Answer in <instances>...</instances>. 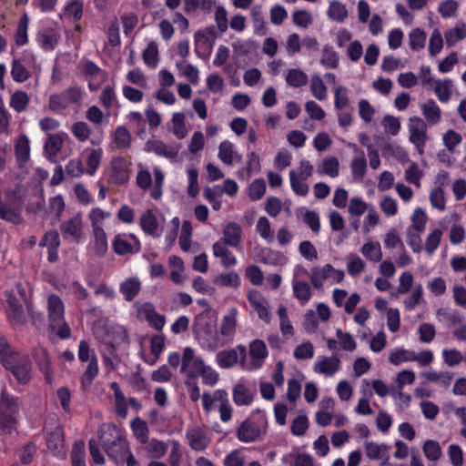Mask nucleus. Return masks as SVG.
Here are the masks:
<instances>
[{
  "instance_id": "1",
  "label": "nucleus",
  "mask_w": 466,
  "mask_h": 466,
  "mask_svg": "<svg viewBox=\"0 0 466 466\" xmlns=\"http://www.w3.org/2000/svg\"><path fill=\"white\" fill-rule=\"evenodd\" d=\"M98 433L101 445L108 458L116 464H123L130 450L124 431L116 424L108 423L104 424Z\"/></svg>"
},
{
  "instance_id": "2",
  "label": "nucleus",
  "mask_w": 466,
  "mask_h": 466,
  "mask_svg": "<svg viewBox=\"0 0 466 466\" xmlns=\"http://www.w3.org/2000/svg\"><path fill=\"white\" fill-rule=\"evenodd\" d=\"M19 412L17 399L2 390L0 396V431L11 434L16 425V416Z\"/></svg>"
},
{
  "instance_id": "3",
  "label": "nucleus",
  "mask_w": 466,
  "mask_h": 466,
  "mask_svg": "<svg viewBox=\"0 0 466 466\" xmlns=\"http://www.w3.org/2000/svg\"><path fill=\"white\" fill-rule=\"evenodd\" d=\"M36 59L33 53L25 51L18 58H14L11 67V76L17 83L25 82L29 79L30 70L35 67Z\"/></svg>"
},
{
  "instance_id": "4",
  "label": "nucleus",
  "mask_w": 466,
  "mask_h": 466,
  "mask_svg": "<svg viewBox=\"0 0 466 466\" xmlns=\"http://www.w3.org/2000/svg\"><path fill=\"white\" fill-rule=\"evenodd\" d=\"M82 98V90L77 86H72L59 94L49 96L48 107L51 111L58 112L66 109Z\"/></svg>"
},
{
  "instance_id": "5",
  "label": "nucleus",
  "mask_w": 466,
  "mask_h": 466,
  "mask_svg": "<svg viewBox=\"0 0 466 466\" xmlns=\"http://www.w3.org/2000/svg\"><path fill=\"white\" fill-rule=\"evenodd\" d=\"M410 141L415 146L418 153H424V147L428 140L427 125L424 120L419 116H411L409 119Z\"/></svg>"
},
{
  "instance_id": "6",
  "label": "nucleus",
  "mask_w": 466,
  "mask_h": 466,
  "mask_svg": "<svg viewBox=\"0 0 466 466\" xmlns=\"http://www.w3.org/2000/svg\"><path fill=\"white\" fill-rule=\"evenodd\" d=\"M204 367L203 360L195 356L192 348L186 347L183 351L180 371L186 373L190 379H194L203 373Z\"/></svg>"
},
{
  "instance_id": "7",
  "label": "nucleus",
  "mask_w": 466,
  "mask_h": 466,
  "mask_svg": "<svg viewBox=\"0 0 466 466\" xmlns=\"http://www.w3.org/2000/svg\"><path fill=\"white\" fill-rule=\"evenodd\" d=\"M262 434H265V431L250 418L243 420L236 430L238 440L244 443L255 442L261 439Z\"/></svg>"
},
{
  "instance_id": "8",
  "label": "nucleus",
  "mask_w": 466,
  "mask_h": 466,
  "mask_svg": "<svg viewBox=\"0 0 466 466\" xmlns=\"http://www.w3.org/2000/svg\"><path fill=\"white\" fill-rule=\"evenodd\" d=\"M82 72L88 81L91 91H97L103 82L107 79V73L93 61L86 60L81 65Z\"/></svg>"
},
{
  "instance_id": "9",
  "label": "nucleus",
  "mask_w": 466,
  "mask_h": 466,
  "mask_svg": "<svg viewBox=\"0 0 466 466\" xmlns=\"http://www.w3.org/2000/svg\"><path fill=\"white\" fill-rule=\"evenodd\" d=\"M65 240L79 243L83 234V222L80 215L63 221L59 227Z\"/></svg>"
},
{
  "instance_id": "10",
  "label": "nucleus",
  "mask_w": 466,
  "mask_h": 466,
  "mask_svg": "<svg viewBox=\"0 0 466 466\" xmlns=\"http://www.w3.org/2000/svg\"><path fill=\"white\" fill-rule=\"evenodd\" d=\"M129 179L127 160L122 157H114L110 162L107 182L113 185H124Z\"/></svg>"
},
{
  "instance_id": "11",
  "label": "nucleus",
  "mask_w": 466,
  "mask_h": 466,
  "mask_svg": "<svg viewBox=\"0 0 466 466\" xmlns=\"http://www.w3.org/2000/svg\"><path fill=\"white\" fill-rule=\"evenodd\" d=\"M180 148L181 144L167 146L162 140H148L145 145L146 151L153 152L157 156L164 157L168 159L176 158Z\"/></svg>"
},
{
  "instance_id": "12",
  "label": "nucleus",
  "mask_w": 466,
  "mask_h": 466,
  "mask_svg": "<svg viewBox=\"0 0 466 466\" xmlns=\"http://www.w3.org/2000/svg\"><path fill=\"white\" fill-rule=\"evenodd\" d=\"M247 351L246 347L242 345L237 346L236 349L228 350H221L217 354V360L221 368H231L238 363V357L242 360L246 359Z\"/></svg>"
},
{
  "instance_id": "13",
  "label": "nucleus",
  "mask_w": 466,
  "mask_h": 466,
  "mask_svg": "<svg viewBox=\"0 0 466 466\" xmlns=\"http://www.w3.org/2000/svg\"><path fill=\"white\" fill-rule=\"evenodd\" d=\"M137 311L138 314L144 316L145 319L152 329L157 331L162 330L166 323V318L164 315L157 312L155 306L152 303H144L138 308Z\"/></svg>"
},
{
  "instance_id": "14",
  "label": "nucleus",
  "mask_w": 466,
  "mask_h": 466,
  "mask_svg": "<svg viewBox=\"0 0 466 466\" xmlns=\"http://www.w3.org/2000/svg\"><path fill=\"white\" fill-rule=\"evenodd\" d=\"M7 302V317L12 323L24 324L26 317L20 300L11 292H5Z\"/></svg>"
},
{
  "instance_id": "15",
  "label": "nucleus",
  "mask_w": 466,
  "mask_h": 466,
  "mask_svg": "<svg viewBox=\"0 0 466 466\" xmlns=\"http://www.w3.org/2000/svg\"><path fill=\"white\" fill-rule=\"evenodd\" d=\"M167 450V445L164 441L152 439L137 447V451L148 459H160L165 455Z\"/></svg>"
},
{
  "instance_id": "16",
  "label": "nucleus",
  "mask_w": 466,
  "mask_h": 466,
  "mask_svg": "<svg viewBox=\"0 0 466 466\" xmlns=\"http://www.w3.org/2000/svg\"><path fill=\"white\" fill-rule=\"evenodd\" d=\"M242 228L237 222L228 223L223 230V238L218 242H224V246L238 248L241 242Z\"/></svg>"
},
{
  "instance_id": "17",
  "label": "nucleus",
  "mask_w": 466,
  "mask_h": 466,
  "mask_svg": "<svg viewBox=\"0 0 466 466\" xmlns=\"http://www.w3.org/2000/svg\"><path fill=\"white\" fill-rule=\"evenodd\" d=\"M340 368V360L337 354L331 357H322L314 365V371L317 373L324 374L326 376H332Z\"/></svg>"
},
{
  "instance_id": "18",
  "label": "nucleus",
  "mask_w": 466,
  "mask_h": 466,
  "mask_svg": "<svg viewBox=\"0 0 466 466\" xmlns=\"http://www.w3.org/2000/svg\"><path fill=\"white\" fill-rule=\"evenodd\" d=\"M187 437L189 441L190 447L198 451L205 450L210 443V439L207 432L199 427H196L187 431Z\"/></svg>"
},
{
  "instance_id": "19",
  "label": "nucleus",
  "mask_w": 466,
  "mask_h": 466,
  "mask_svg": "<svg viewBox=\"0 0 466 466\" xmlns=\"http://www.w3.org/2000/svg\"><path fill=\"white\" fill-rule=\"evenodd\" d=\"M248 300L258 312V317L266 322H269L270 313L268 309L267 301L261 294L258 291L249 292L248 295Z\"/></svg>"
},
{
  "instance_id": "20",
  "label": "nucleus",
  "mask_w": 466,
  "mask_h": 466,
  "mask_svg": "<svg viewBox=\"0 0 466 466\" xmlns=\"http://www.w3.org/2000/svg\"><path fill=\"white\" fill-rule=\"evenodd\" d=\"M48 317L51 322L60 323L64 319L65 307L62 299L51 294L47 299Z\"/></svg>"
},
{
  "instance_id": "21",
  "label": "nucleus",
  "mask_w": 466,
  "mask_h": 466,
  "mask_svg": "<svg viewBox=\"0 0 466 466\" xmlns=\"http://www.w3.org/2000/svg\"><path fill=\"white\" fill-rule=\"evenodd\" d=\"M130 237L135 240L136 244L133 246L126 239L122 238L120 235H116L113 240V249L114 251L120 256H124L127 254L137 253L140 250V243L137 238L134 235H130Z\"/></svg>"
},
{
  "instance_id": "22",
  "label": "nucleus",
  "mask_w": 466,
  "mask_h": 466,
  "mask_svg": "<svg viewBox=\"0 0 466 466\" xmlns=\"http://www.w3.org/2000/svg\"><path fill=\"white\" fill-rule=\"evenodd\" d=\"M32 370L31 360L28 355L22 357L19 363L11 370L17 381L21 384H26L30 380V372Z\"/></svg>"
},
{
  "instance_id": "23",
  "label": "nucleus",
  "mask_w": 466,
  "mask_h": 466,
  "mask_svg": "<svg viewBox=\"0 0 466 466\" xmlns=\"http://www.w3.org/2000/svg\"><path fill=\"white\" fill-rule=\"evenodd\" d=\"M141 282L137 278H129L120 284L119 291L127 301H132L140 292Z\"/></svg>"
},
{
  "instance_id": "24",
  "label": "nucleus",
  "mask_w": 466,
  "mask_h": 466,
  "mask_svg": "<svg viewBox=\"0 0 466 466\" xmlns=\"http://www.w3.org/2000/svg\"><path fill=\"white\" fill-rule=\"evenodd\" d=\"M15 155L20 165L26 163L29 160L30 142L25 134L20 135L16 139L15 145Z\"/></svg>"
},
{
  "instance_id": "25",
  "label": "nucleus",
  "mask_w": 466,
  "mask_h": 466,
  "mask_svg": "<svg viewBox=\"0 0 466 466\" xmlns=\"http://www.w3.org/2000/svg\"><path fill=\"white\" fill-rule=\"evenodd\" d=\"M237 308H230L227 315L222 319L220 324V333L225 337H232L236 332L237 327Z\"/></svg>"
},
{
  "instance_id": "26",
  "label": "nucleus",
  "mask_w": 466,
  "mask_h": 466,
  "mask_svg": "<svg viewBox=\"0 0 466 466\" xmlns=\"http://www.w3.org/2000/svg\"><path fill=\"white\" fill-rule=\"evenodd\" d=\"M334 268L331 264H326L323 268L314 267L311 268L310 281L312 286L319 289L323 287L325 279L331 276Z\"/></svg>"
},
{
  "instance_id": "27",
  "label": "nucleus",
  "mask_w": 466,
  "mask_h": 466,
  "mask_svg": "<svg viewBox=\"0 0 466 466\" xmlns=\"http://www.w3.org/2000/svg\"><path fill=\"white\" fill-rule=\"evenodd\" d=\"M421 111L429 125L433 126L441 121V109L433 99L421 105Z\"/></svg>"
},
{
  "instance_id": "28",
  "label": "nucleus",
  "mask_w": 466,
  "mask_h": 466,
  "mask_svg": "<svg viewBox=\"0 0 466 466\" xmlns=\"http://www.w3.org/2000/svg\"><path fill=\"white\" fill-rule=\"evenodd\" d=\"M213 254L221 258V265L225 268H230L237 263L235 256L224 246V242H215L213 245Z\"/></svg>"
},
{
  "instance_id": "29",
  "label": "nucleus",
  "mask_w": 466,
  "mask_h": 466,
  "mask_svg": "<svg viewBox=\"0 0 466 466\" xmlns=\"http://www.w3.org/2000/svg\"><path fill=\"white\" fill-rule=\"evenodd\" d=\"M388 446L385 444H378L374 441H368L365 444L366 456L370 460L385 459V463L389 460Z\"/></svg>"
},
{
  "instance_id": "30",
  "label": "nucleus",
  "mask_w": 466,
  "mask_h": 466,
  "mask_svg": "<svg viewBox=\"0 0 466 466\" xmlns=\"http://www.w3.org/2000/svg\"><path fill=\"white\" fill-rule=\"evenodd\" d=\"M64 431L62 428L56 427L54 431L47 433V448L54 453H59L64 447Z\"/></svg>"
},
{
  "instance_id": "31",
  "label": "nucleus",
  "mask_w": 466,
  "mask_h": 466,
  "mask_svg": "<svg viewBox=\"0 0 466 466\" xmlns=\"http://www.w3.org/2000/svg\"><path fill=\"white\" fill-rule=\"evenodd\" d=\"M254 391L243 384H237L233 389V400L238 406L249 405L253 401Z\"/></svg>"
},
{
  "instance_id": "32",
  "label": "nucleus",
  "mask_w": 466,
  "mask_h": 466,
  "mask_svg": "<svg viewBox=\"0 0 466 466\" xmlns=\"http://www.w3.org/2000/svg\"><path fill=\"white\" fill-rule=\"evenodd\" d=\"M98 371H99V369H98L97 358H96V354H93V357L90 360L89 363L87 364V367H86V370L84 371L82 378H81L82 389L86 390L92 385L93 380L98 374Z\"/></svg>"
},
{
  "instance_id": "33",
  "label": "nucleus",
  "mask_w": 466,
  "mask_h": 466,
  "mask_svg": "<svg viewBox=\"0 0 466 466\" xmlns=\"http://www.w3.org/2000/svg\"><path fill=\"white\" fill-rule=\"evenodd\" d=\"M65 137H66V133L49 135L44 146L45 151L49 156L56 157L63 147Z\"/></svg>"
},
{
  "instance_id": "34",
  "label": "nucleus",
  "mask_w": 466,
  "mask_h": 466,
  "mask_svg": "<svg viewBox=\"0 0 466 466\" xmlns=\"http://www.w3.org/2000/svg\"><path fill=\"white\" fill-rule=\"evenodd\" d=\"M130 427L134 436L140 441L141 445L147 442L149 430L145 420L137 417L131 421Z\"/></svg>"
},
{
  "instance_id": "35",
  "label": "nucleus",
  "mask_w": 466,
  "mask_h": 466,
  "mask_svg": "<svg viewBox=\"0 0 466 466\" xmlns=\"http://www.w3.org/2000/svg\"><path fill=\"white\" fill-rule=\"evenodd\" d=\"M94 235H95V253L98 257H103L107 251V240L105 230L100 226H95Z\"/></svg>"
},
{
  "instance_id": "36",
  "label": "nucleus",
  "mask_w": 466,
  "mask_h": 466,
  "mask_svg": "<svg viewBox=\"0 0 466 466\" xmlns=\"http://www.w3.org/2000/svg\"><path fill=\"white\" fill-rule=\"evenodd\" d=\"M339 160L335 157H329L323 159L322 164L318 167L317 172L319 175H328L331 177L339 176Z\"/></svg>"
},
{
  "instance_id": "37",
  "label": "nucleus",
  "mask_w": 466,
  "mask_h": 466,
  "mask_svg": "<svg viewBox=\"0 0 466 466\" xmlns=\"http://www.w3.org/2000/svg\"><path fill=\"white\" fill-rule=\"evenodd\" d=\"M339 57L332 46L326 45L322 49L320 64L326 68H337L339 66Z\"/></svg>"
},
{
  "instance_id": "38",
  "label": "nucleus",
  "mask_w": 466,
  "mask_h": 466,
  "mask_svg": "<svg viewBox=\"0 0 466 466\" xmlns=\"http://www.w3.org/2000/svg\"><path fill=\"white\" fill-rule=\"evenodd\" d=\"M213 39L209 38V35L203 33L202 31H198L195 34V51L196 54L202 58H205L206 56H202L200 54V49L208 52V54L211 52Z\"/></svg>"
},
{
  "instance_id": "39",
  "label": "nucleus",
  "mask_w": 466,
  "mask_h": 466,
  "mask_svg": "<svg viewBox=\"0 0 466 466\" xmlns=\"http://www.w3.org/2000/svg\"><path fill=\"white\" fill-rule=\"evenodd\" d=\"M70 460L72 466H86V448L84 441H77L74 443Z\"/></svg>"
},
{
  "instance_id": "40",
  "label": "nucleus",
  "mask_w": 466,
  "mask_h": 466,
  "mask_svg": "<svg viewBox=\"0 0 466 466\" xmlns=\"http://www.w3.org/2000/svg\"><path fill=\"white\" fill-rule=\"evenodd\" d=\"M37 42L46 51H51L58 43L59 36L53 31H44L37 34Z\"/></svg>"
},
{
  "instance_id": "41",
  "label": "nucleus",
  "mask_w": 466,
  "mask_h": 466,
  "mask_svg": "<svg viewBox=\"0 0 466 466\" xmlns=\"http://www.w3.org/2000/svg\"><path fill=\"white\" fill-rule=\"evenodd\" d=\"M213 283L220 287L238 288L240 285V278L238 273L231 271L216 276Z\"/></svg>"
},
{
  "instance_id": "42",
  "label": "nucleus",
  "mask_w": 466,
  "mask_h": 466,
  "mask_svg": "<svg viewBox=\"0 0 466 466\" xmlns=\"http://www.w3.org/2000/svg\"><path fill=\"white\" fill-rule=\"evenodd\" d=\"M140 226L144 232L153 236L158 228V221L157 217L151 210L146 211L140 218Z\"/></svg>"
},
{
  "instance_id": "43",
  "label": "nucleus",
  "mask_w": 466,
  "mask_h": 466,
  "mask_svg": "<svg viewBox=\"0 0 466 466\" xmlns=\"http://www.w3.org/2000/svg\"><path fill=\"white\" fill-rule=\"evenodd\" d=\"M131 134L124 126H118L114 132V143L117 148H128L131 145Z\"/></svg>"
},
{
  "instance_id": "44",
  "label": "nucleus",
  "mask_w": 466,
  "mask_h": 466,
  "mask_svg": "<svg viewBox=\"0 0 466 466\" xmlns=\"http://www.w3.org/2000/svg\"><path fill=\"white\" fill-rule=\"evenodd\" d=\"M288 85L293 87H301L307 85L309 78L300 69H289L286 76Z\"/></svg>"
},
{
  "instance_id": "45",
  "label": "nucleus",
  "mask_w": 466,
  "mask_h": 466,
  "mask_svg": "<svg viewBox=\"0 0 466 466\" xmlns=\"http://www.w3.org/2000/svg\"><path fill=\"white\" fill-rule=\"evenodd\" d=\"M29 101L30 99L26 92L17 90L11 96L10 106L20 113L26 109Z\"/></svg>"
},
{
  "instance_id": "46",
  "label": "nucleus",
  "mask_w": 466,
  "mask_h": 466,
  "mask_svg": "<svg viewBox=\"0 0 466 466\" xmlns=\"http://www.w3.org/2000/svg\"><path fill=\"white\" fill-rule=\"evenodd\" d=\"M283 461L293 466H313L312 457L307 453L287 454Z\"/></svg>"
},
{
  "instance_id": "47",
  "label": "nucleus",
  "mask_w": 466,
  "mask_h": 466,
  "mask_svg": "<svg viewBox=\"0 0 466 466\" xmlns=\"http://www.w3.org/2000/svg\"><path fill=\"white\" fill-rule=\"evenodd\" d=\"M328 15L332 20L343 22L348 16L346 5L336 0L330 2Z\"/></svg>"
},
{
  "instance_id": "48",
  "label": "nucleus",
  "mask_w": 466,
  "mask_h": 466,
  "mask_svg": "<svg viewBox=\"0 0 466 466\" xmlns=\"http://www.w3.org/2000/svg\"><path fill=\"white\" fill-rule=\"evenodd\" d=\"M363 256L370 261L379 262L382 258V252L380 243L369 242L361 248Z\"/></svg>"
},
{
  "instance_id": "49",
  "label": "nucleus",
  "mask_w": 466,
  "mask_h": 466,
  "mask_svg": "<svg viewBox=\"0 0 466 466\" xmlns=\"http://www.w3.org/2000/svg\"><path fill=\"white\" fill-rule=\"evenodd\" d=\"M290 186L292 190L299 196H306L309 193V186L305 183L306 179L300 178L295 170L289 171Z\"/></svg>"
},
{
  "instance_id": "50",
  "label": "nucleus",
  "mask_w": 466,
  "mask_h": 466,
  "mask_svg": "<svg viewBox=\"0 0 466 466\" xmlns=\"http://www.w3.org/2000/svg\"><path fill=\"white\" fill-rule=\"evenodd\" d=\"M0 218L14 225H19L23 218L19 209H13L6 204L0 205Z\"/></svg>"
},
{
  "instance_id": "51",
  "label": "nucleus",
  "mask_w": 466,
  "mask_h": 466,
  "mask_svg": "<svg viewBox=\"0 0 466 466\" xmlns=\"http://www.w3.org/2000/svg\"><path fill=\"white\" fill-rule=\"evenodd\" d=\"M423 453L429 461H438L441 456V449L438 441L427 440L422 447Z\"/></svg>"
},
{
  "instance_id": "52",
  "label": "nucleus",
  "mask_w": 466,
  "mask_h": 466,
  "mask_svg": "<svg viewBox=\"0 0 466 466\" xmlns=\"http://www.w3.org/2000/svg\"><path fill=\"white\" fill-rule=\"evenodd\" d=\"M28 17L25 14L19 20L17 29L15 35V41L17 46H24L27 43V28H28Z\"/></svg>"
},
{
  "instance_id": "53",
  "label": "nucleus",
  "mask_w": 466,
  "mask_h": 466,
  "mask_svg": "<svg viewBox=\"0 0 466 466\" xmlns=\"http://www.w3.org/2000/svg\"><path fill=\"white\" fill-rule=\"evenodd\" d=\"M234 145L225 140L218 147V157L226 165H232L234 157Z\"/></svg>"
},
{
  "instance_id": "54",
  "label": "nucleus",
  "mask_w": 466,
  "mask_h": 466,
  "mask_svg": "<svg viewBox=\"0 0 466 466\" xmlns=\"http://www.w3.org/2000/svg\"><path fill=\"white\" fill-rule=\"evenodd\" d=\"M71 132L78 141L85 142L89 138L91 129L87 123L77 121L72 125Z\"/></svg>"
},
{
  "instance_id": "55",
  "label": "nucleus",
  "mask_w": 466,
  "mask_h": 466,
  "mask_svg": "<svg viewBox=\"0 0 466 466\" xmlns=\"http://www.w3.org/2000/svg\"><path fill=\"white\" fill-rule=\"evenodd\" d=\"M310 89H311L312 95L318 100H324L326 98L327 87L319 76L314 75L311 77Z\"/></svg>"
},
{
  "instance_id": "56",
  "label": "nucleus",
  "mask_w": 466,
  "mask_h": 466,
  "mask_svg": "<svg viewBox=\"0 0 466 466\" xmlns=\"http://www.w3.org/2000/svg\"><path fill=\"white\" fill-rule=\"evenodd\" d=\"M177 69L180 71V73L185 76L188 81L193 84L197 85L198 82V70L197 67L190 64H187L184 61L177 62L176 64Z\"/></svg>"
},
{
  "instance_id": "57",
  "label": "nucleus",
  "mask_w": 466,
  "mask_h": 466,
  "mask_svg": "<svg viewBox=\"0 0 466 466\" xmlns=\"http://www.w3.org/2000/svg\"><path fill=\"white\" fill-rule=\"evenodd\" d=\"M103 151L101 148L97 149H91L87 159H86V165H87V170L86 173L90 176H93L96 169L99 167L101 159H102Z\"/></svg>"
},
{
  "instance_id": "58",
  "label": "nucleus",
  "mask_w": 466,
  "mask_h": 466,
  "mask_svg": "<svg viewBox=\"0 0 466 466\" xmlns=\"http://www.w3.org/2000/svg\"><path fill=\"white\" fill-rule=\"evenodd\" d=\"M410 47L411 50L417 51L425 46L426 34L420 28H415L409 34Z\"/></svg>"
},
{
  "instance_id": "59",
  "label": "nucleus",
  "mask_w": 466,
  "mask_h": 466,
  "mask_svg": "<svg viewBox=\"0 0 466 466\" xmlns=\"http://www.w3.org/2000/svg\"><path fill=\"white\" fill-rule=\"evenodd\" d=\"M294 296L301 301H309L311 297L309 284L305 281L293 280Z\"/></svg>"
},
{
  "instance_id": "60",
  "label": "nucleus",
  "mask_w": 466,
  "mask_h": 466,
  "mask_svg": "<svg viewBox=\"0 0 466 466\" xmlns=\"http://www.w3.org/2000/svg\"><path fill=\"white\" fill-rule=\"evenodd\" d=\"M249 355L252 360L262 361L268 356L266 344L260 339L253 340L249 345Z\"/></svg>"
},
{
  "instance_id": "61",
  "label": "nucleus",
  "mask_w": 466,
  "mask_h": 466,
  "mask_svg": "<svg viewBox=\"0 0 466 466\" xmlns=\"http://www.w3.org/2000/svg\"><path fill=\"white\" fill-rule=\"evenodd\" d=\"M390 362L393 365H400L404 361H413L414 351L404 349H397L390 355Z\"/></svg>"
},
{
  "instance_id": "62",
  "label": "nucleus",
  "mask_w": 466,
  "mask_h": 466,
  "mask_svg": "<svg viewBox=\"0 0 466 466\" xmlns=\"http://www.w3.org/2000/svg\"><path fill=\"white\" fill-rule=\"evenodd\" d=\"M309 428V420L306 415L297 416L291 422L290 431L294 436H303Z\"/></svg>"
},
{
  "instance_id": "63",
  "label": "nucleus",
  "mask_w": 466,
  "mask_h": 466,
  "mask_svg": "<svg viewBox=\"0 0 466 466\" xmlns=\"http://www.w3.org/2000/svg\"><path fill=\"white\" fill-rule=\"evenodd\" d=\"M112 339L106 340V343L115 349L116 345H119L127 340V331L122 326H115L111 328Z\"/></svg>"
},
{
  "instance_id": "64",
  "label": "nucleus",
  "mask_w": 466,
  "mask_h": 466,
  "mask_svg": "<svg viewBox=\"0 0 466 466\" xmlns=\"http://www.w3.org/2000/svg\"><path fill=\"white\" fill-rule=\"evenodd\" d=\"M172 122L174 125L173 134L179 139L184 138L187 134V130L186 125H185L184 114L183 113L173 114Z\"/></svg>"
}]
</instances>
